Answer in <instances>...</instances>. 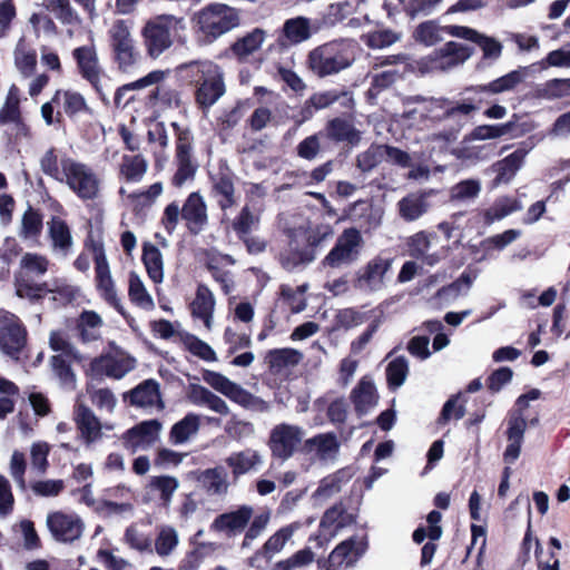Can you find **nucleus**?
<instances>
[{
  "mask_svg": "<svg viewBox=\"0 0 570 570\" xmlns=\"http://www.w3.org/2000/svg\"><path fill=\"white\" fill-rule=\"evenodd\" d=\"M40 167L45 175L66 185L79 198L94 199L99 194V179L94 169L71 157H58L51 148L40 159Z\"/></svg>",
  "mask_w": 570,
  "mask_h": 570,
  "instance_id": "1",
  "label": "nucleus"
},
{
  "mask_svg": "<svg viewBox=\"0 0 570 570\" xmlns=\"http://www.w3.org/2000/svg\"><path fill=\"white\" fill-rule=\"evenodd\" d=\"M355 60V43L335 40L314 48L307 57L308 69L324 78L348 68Z\"/></svg>",
  "mask_w": 570,
  "mask_h": 570,
  "instance_id": "2",
  "label": "nucleus"
},
{
  "mask_svg": "<svg viewBox=\"0 0 570 570\" xmlns=\"http://www.w3.org/2000/svg\"><path fill=\"white\" fill-rule=\"evenodd\" d=\"M194 21L204 39L213 42L240 24V12L225 3H212L199 10Z\"/></svg>",
  "mask_w": 570,
  "mask_h": 570,
  "instance_id": "3",
  "label": "nucleus"
},
{
  "mask_svg": "<svg viewBox=\"0 0 570 570\" xmlns=\"http://www.w3.org/2000/svg\"><path fill=\"white\" fill-rule=\"evenodd\" d=\"M179 218L185 220L186 227L191 234H199L208 224L207 204L199 193H191L186 198L183 207L171 203L164 210L163 223L168 230H174Z\"/></svg>",
  "mask_w": 570,
  "mask_h": 570,
  "instance_id": "4",
  "label": "nucleus"
},
{
  "mask_svg": "<svg viewBox=\"0 0 570 570\" xmlns=\"http://www.w3.org/2000/svg\"><path fill=\"white\" fill-rule=\"evenodd\" d=\"M478 107L473 104H458L452 106L449 100H435L431 102L430 112L432 119L439 122H446L448 129L433 134L430 140H443L445 144L454 141L460 130L468 124L469 115L475 111Z\"/></svg>",
  "mask_w": 570,
  "mask_h": 570,
  "instance_id": "5",
  "label": "nucleus"
},
{
  "mask_svg": "<svg viewBox=\"0 0 570 570\" xmlns=\"http://www.w3.org/2000/svg\"><path fill=\"white\" fill-rule=\"evenodd\" d=\"M203 381L208 384L214 391L220 393L232 402L240 405L242 407L254 411L257 413H265L271 410L268 402L252 394L238 383L229 380L227 376L219 372L204 370L202 373Z\"/></svg>",
  "mask_w": 570,
  "mask_h": 570,
  "instance_id": "6",
  "label": "nucleus"
},
{
  "mask_svg": "<svg viewBox=\"0 0 570 570\" xmlns=\"http://www.w3.org/2000/svg\"><path fill=\"white\" fill-rule=\"evenodd\" d=\"M16 294L31 302L39 301L46 294H52L53 301L67 304L76 297L77 288L63 279L37 283L21 275L16 283Z\"/></svg>",
  "mask_w": 570,
  "mask_h": 570,
  "instance_id": "7",
  "label": "nucleus"
},
{
  "mask_svg": "<svg viewBox=\"0 0 570 570\" xmlns=\"http://www.w3.org/2000/svg\"><path fill=\"white\" fill-rule=\"evenodd\" d=\"M364 247L361 232L355 227L344 229L337 237L335 245L324 257V267L340 268L355 263Z\"/></svg>",
  "mask_w": 570,
  "mask_h": 570,
  "instance_id": "8",
  "label": "nucleus"
},
{
  "mask_svg": "<svg viewBox=\"0 0 570 570\" xmlns=\"http://www.w3.org/2000/svg\"><path fill=\"white\" fill-rule=\"evenodd\" d=\"M305 430L297 424L282 422L273 426L267 445L273 458L287 461L304 443Z\"/></svg>",
  "mask_w": 570,
  "mask_h": 570,
  "instance_id": "9",
  "label": "nucleus"
},
{
  "mask_svg": "<svg viewBox=\"0 0 570 570\" xmlns=\"http://www.w3.org/2000/svg\"><path fill=\"white\" fill-rule=\"evenodd\" d=\"M140 88H142V78L137 79L134 82L124 85L121 88L117 90L115 96V102L117 107H121L124 110H126L127 115H129L131 119L130 127L121 126L120 135L128 149L132 151L139 149L140 146V138L138 135L135 134V129L138 128V121L140 118L139 110L136 109L135 105H139L140 100L136 101L135 96H128V94Z\"/></svg>",
  "mask_w": 570,
  "mask_h": 570,
  "instance_id": "10",
  "label": "nucleus"
},
{
  "mask_svg": "<svg viewBox=\"0 0 570 570\" xmlns=\"http://www.w3.org/2000/svg\"><path fill=\"white\" fill-rule=\"evenodd\" d=\"M472 56V49L465 45L449 41L421 61L424 71H448L464 63Z\"/></svg>",
  "mask_w": 570,
  "mask_h": 570,
  "instance_id": "11",
  "label": "nucleus"
},
{
  "mask_svg": "<svg viewBox=\"0 0 570 570\" xmlns=\"http://www.w3.org/2000/svg\"><path fill=\"white\" fill-rule=\"evenodd\" d=\"M46 525L56 541L71 543L85 531L83 520L75 512L53 511L48 513Z\"/></svg>",
  "mask_w": 570,
  "mask_h": 570,
  "instance_id": "12",
  "label": "nucleus"
},
{
  "mask_svg": "<svg viewBox=\"0 0 570 570\" xmlns=\"http://www.w3.org/2000/svg\"><path fill=\"white\" fill-rule=\"evenodd\" d=\"M136 366V360L125 351L110 344V351L91 362V371L95 374H105L112 379H122Z\"/></svg>",
  "mask_w": 570,
  "mask_h": 570,
  "instance_id": "13",
  "label": "nucleus"
},
{
  "mask_svg": "<svg viewBox=\"0 0 570 570\" xmlns=\"http://www.w3.org/2000/svg\"><path fill=\"white\" fill-rule=\"evenodd\" d=\"M72 57L82 79L88 81L99 95L104 96L102 80L106 75L100 66L96 47L94 45L78 47L73 49Z\"/></svg>",
  "mask_w": 570,
  "mask_h": 570,
  "instance_id": "14",
  "label": "nucleus"
},
{
  "mask_svg": "<svg viewBox=\"0 0 570 570\" xmlns=\"http://www.w3.org/2000/svg\"><path fill=\"white\" fill-rule=\"evenodd\" d=\"M341 443L333 432L320 433L304 441L302 453L313 462L333 463L340 453Z\"/></svg>",
  "mask_w": 570,
  "mask_h": 570,
  "instance_id": "15",
  "label": "nucleus"
},
{
  "mask_svg": "<svg viewBox=\"0 0 570 570\" xmlns=\"http://www.w3.org/2000/svg\"><path fill=\"white\" fill-rule=\"evenodd\" d=\"M108 33L119 67L124 70L128 69L135 63L138 56L134 48L130 24L125 20H116Z\"/></svg>",
  "mask_w": 570,
  "mask_h": 570,
  "instance_id": "16",
  "label": "nucleus"
},
{
  "mask_svg": "<svg viewBox=\"0 0 570 570\" xmlns=\"http://www.w3.org/2000/svg\"><path fill=\"white\" fill-rule=\"evenodd\" d=\"M391 268V261L381 256L374 257L358 269L354 287L362 293H375L385 286V276Z\"/></svg>",
  "mask_w": 570,
  "mask_h": 570,
  "instance_id": "17",
  "label": "nucleus"
},
{
  "mask_svg": "<svg viewBox=\"0 0 570 570\" xmlns=\"http://www.w3.org/2000/svg\"><path fill=\"white\" fill-rule=\"evenodd\" d=\"M366 543L362 539L350 538L341 542L326 560L318 559V568L340 570L343 566H353L365 552Z\"/></svg>",
  "mask_w": 570,
  "mask_h": 570,
  "instance_id": "18",
  "label": "nucleus"
},
{
  "mask_svg": "<svg viewBox=\"0 0 570 570\" xmlns=\"http://www.w3.org/2000/svg\"><path fill=\"white\" fill-rule=\"evenodd\" d=\"M199 68L204 79L197 91V101L204 107H209L225 92L223 72L217 65L210 61L202 62Z\"/></svg>",
  "mask_w": 570,
  "mask_h": 570,
  "instance_id": "19",
  "label": "nucleus"
},
{
  "mask_svg": "<svg viewBox=\"0 0 570 570\" xmlns=\"http://www.w3.org/2000/svg\"><path fill=\"white\" fill-rule=\"evenodd\" d=\"M26 331L19 322L18 317L10 313H3L0 316V347L8 354L13 356L24 345Z\"/></svg>",
  "mask_w": 570,
  "mask_h": 570,
  "instance_id": "20",
  "label": "nucleus"
},
{
  "mask_svg": "<svg viewBox=\"0 0 570 570\" xmlns=\"http://www.w3.org/2000/svg\"><path fill=\"white\" fill-rule=\"evenodd\" d=\"M95 263H96V284L100 296L110 305L116 307L120 313L121 311L115 283L110 273L109 264L101 247L95 248Z\"/></svg>",
  "mask_w": 570,
  "mask_h": 570,
  "instance_id": "21",
  "label": "nucleus"
},
{
  "mask_svg": "<svg viewBox=\"0 0 570 570\" xmlns=\"http://www.w3.org/2000/svg\"><path fill=\"white\" fill-rule=\"evenodd\" d=\"M20 90L16 85H11L6 100L0 108V125L12 126L16 137H28L29 128L23 122L20 112Z\"/></svg>",
  "mask_w": 570,
  "mask_h": 570,
  "instance_id": "22",
  "label": "nucleus"
},
{
  "mask_svg": "<svg viewBox=\"0 0 570 570\" xmlns=\"http://www.w3.org/2000/svg\"><path fill=\"white\" fill-rule=\"evenodd\" d=\"M177 171L173 177V184L181 187L187 180L194 178L197 165L191 159V142L188 132H181L178 137L177 150Z\"/></svg>",
  "mask_w": 570,
  "mask_h": 570,
  "instance_id": "23",
  "label": "nucleus"
},
{
  "mask_svg": "<svg viewBox=\"0 0 570 570\" xmlns=\"http://www.w3.org/2000/svg\"><path fill=\"white\" fill-rule=\"evenodd\" d=\"M253 513L252 507L242 505L235 511L219 514L210 528L217 532H225L229 537L239 534L247 527Z\"/></svg>",
  "mask_w": 570,
  "mask_h": 570,
  "instance_id": "24",
  "label": "nucleus"
},
{
  "mask_svg": "<svg viewBox=\"0 0 570 570\" xmlns=\"http://www.w3.org/2000/svg\"><path fill=\"white\" fill-rule=\"evenodd\" d=\"M187 397L194 405L206 407L220 416H228L230 414V407L227 402L200 384H189Z\"/></svg>",
  "mask_w": 570,
  "mask_h": 570,
  "instance_id": "25",
  "label": "nucleus"
},
{
  "mask_svg": "<svg viewBox=\"0 0 570 570\" xmlns=\"http://www.w3.org/2000/svg\"><path fill=\"white\" fill-rule=\"evenodd\" d=\"M75 421L86 444H91L102 436V424L96 414L83 403L77 401Z\"/></svg>",
  "mask_w": 570,
  "mask_h": 570,
  "instance_id": "26",
  "label": "nucleus"
},
{
  "mask_svg": "<svg viewBox=\"0 0 570 570\" xmlns=\"http://www.w3.org/2000/svg\"><path fill=\"white\" fill-rule=\"evenodd\" d=\"M311 36V20L299 16L284 22L278 42L282 46H295L308 40Z\"/></svg>",
  "mask_w": 570,
  "mask_h": 570,
  "instance_id": "27",
  "label": "nucleus"
},
{
  "mask_svg": "<svg viewBox=\"0 0 570 570\" xmlns=\"http://www.w3.org/2000/svg\"><path fill=\"white\" fill-rule=\"evenodd\" d=\"M48 235L53 253L66 257L71 253L73 239L67 223L60 217H52L47 223Z\"/></svg>",
  "mask_w": 570,
  "mask_h": 570,
  "instance_id": "28",
  "label": "nucleus"
},
{
  "mask_svg": "<svg viewBox=\"0 0 570 570\" xmlns=\"http://www.w3.org/2000/svg\"><path fill=\"white\" fill-rule=\"evenodd\" d=\"M227 465L232 469L235 478L257 470L263 464V455L259 451L247 448L243 451L234 452L226 459Z\"/></svg>",
  "mask_w": 570,
  "mask_h": 570,
  "instance_id": "29",
  "label": "nucleus"
},
{
  "mask_svg": "<svg viewBox=\"0 0 570 570\" xmlns=\"http://www.w3.org/2000/svg\"><path fill=\"white\" fill-rule=\"evenodd\" d=\"M397 212L405 222L420 219L430 208L426 193H411L397 202Z\"/></svg>",
  "mask_w": 570,
  "mask_h": 570,
  "instance_id": "30",
  "label": "nucleus"
},
{
  "mask_svg": "<svg viewBox=\"0 0 570 570\" xmlns=\"http://www.w3.org/2000/svg\"><path fill=\"white\" fill-rule=\"evenodd\" d=\"M215 308V298L209 288L205 285L197 287L196 296L190 303L191 315L202 320L207 330L213 326V313Z\"/></svg>",
  "mask_w": 570,
  "mask_h": 570,
  "instance_id": "31",
  "label": "nucleus"
},
{
  "mask_svg": "<svg viewBox=\"0 0 570 570\" xmlns=\"http://www.w3.org/2000/svg\"><path fill=\"white\" fill-rule=\"evenodd\" d=\"M438 238L435 234L419 232L410 237L407 245L410 255L422 259L425 264L433 266L441 261V255L430 253L433 239Z\"/></svg>",
  "mask_w": 570,
  "mask_h": 570,
  "instance_id": "32",
  "label": "nucleus"
},
{
  "mask_svg": "<svg viewBox=\"0 0 570 570\" xmlns=\"http://www.w3.org/2000/svg\"><path fill=\"white\" fill-rule=\"evenodd\" d=\"M299 528L301 524L298 522L281 528L265 541L257 553H259L265 560L271 561L276 554L284 550L287 542Z\"/></svg>",
  "mask_w": 570,
  "mask_h": 570,
  "instance_id": "33",
  "label": "nucleus"
},
{
  "mask_svg": "<svg viewBox=\"0 0 570 570\" xmlns=\"http://www.w3.org/2000/svg\"><path fill=\"white\" fill-rule=\"evenodd\" d=\"M525 68H520L489 82L488 85L471 87L468 88L466 90L473 92H489L492 95H498L513 90L519 83H521L525 79Z\"/></svg>",
  "mask_w": 570,
  "mask_h": 570,
  "instance_id": "34",
  "label": "nucleus"
},
{
  "mask_svg": "<svg viewBox=\"0 0 570 570\" xmlns=\"http://www.w3.org/2000/svg\"><path fill=\"white\" fill-rule=\"evenodd\" d=\"M110 497L125 499L121 502L111 500H101L96 507V511L105 517L110 515H125L132 512V504L130 503L131 493L128 489L116 488L108 491Z\"/></svg>",
  "mask_w": 570,
  "mask_h": 570,
  "instance_id": "35",
  "label": "nucleus"
},
{
  "mask_svg": "<svg viewBox=\"0 0 570 570\" xmlns=\"http://www.w3.org/2000/svg\"><path fill=\"white\" fill-rule=\"evenodd\" d=\"M52 101L69 117H76L89 110L83 96L71 89H58L52 97Z\"/></svg>",
  "mask_w": 570,
  "mask_h": 570,
  "instance_id": "36",
  "label": "nucleus"
},
{
  "mask_svg": "<svg viewBox=\"0 0 570 570\" xmlns=\"http://www.w3.org/2000/svg\"><path fill=\"white\" fill-rule=\"evenodd\" d=\"M351 400L358 414H365L377 403V395L374 384L363 377L351 392Z\"/></svg>",
  "mask_w": 570,
  "mask_h": 570,
  "instance_id": "37",
  "label": "nucleus"
},
{
  "mask_svg": "<svg viewBox=\"0 0 570 570\" xmlns=\"http://www.w3.org/2000/svg\"><path fill=\"white\" fill-rule=\"evenodd\" d=\"M145 40L148 46V53L153 58H157L171 45L169 30L164 23L149 22L145 27Z\"/></svg>",
  "mask_w": 570,
  "mask_h": 570,
  "instance_id": "38",
  "label": "nucleus"
},
{
  "mask_svg": "<svg viewBox=\"0 0 570 570\" xmlns=\"http://www.w3.org/2000/svg\"><path fill=\"white\" fill-rule=\"evenodd\" d=\"M200 429V415L188 413L180 421L176 422L169 432L170 442L175 445L187 443L197 435Z\"/></svg>",
  "mask_w": 570,
  "mask_h": 570,
  "instance_id": "39",
  "label": "nucleus"
},
{
  "mask_svg": "<svg viewBox=\"0 0 570 570\" xmlns=\"http://www.w3.org/2000/svg\"><path fill=\"white\" fill-rule=\"evenodd\" d=\"M266 38V32L261 28H255L246 36L236 40L230 50L239 60H246L249 56L261 49Z\"/></svg>",
  "mask_w": 570,
  "mask_h": 570,
  "instance_id": "40",
  "label": "nucleus"
},
{
  "mask_svg": "<svg viewBox=\"0 0 570 570\" xmlns=\"http://www.w3.org/2000/svg\"><path fill=\"white\" fill-rule=\"evenodd\" d=\"M198 480L206 492L212 495H224L229 488L228 474L222 466L203 471Z\"/></svg>",
  "mask_w": 570,
  "mask_h": 570,
  "instance_id": "41",
  "label": "nucleus"
},
{
  "mask_svg": "<svg viewBox=\"0 0 570 570\" xmlns=\"http://www.w3.org/2000/svg\"><path fill=\"white\" fill-rule=\"evenodd\" d=\"M325 136L334 141H346L351 145H357L361 140L360 131L342 118H334L327 122Z\"/></svg>",
  "mask_w": 570,
  "mask_h": 570,
  "instance_id": "42",
  "label": "nucleus"
},
{
  "mask_svg": "<svg viewBox=\"0 0 570 570\" xmlns=\"http://www.w3.org/2000/svg\"><path fill=\"white\" fill-rule=\"evenodd\" d=\"M303 358V354L294 348H276L266 355V363L274 372L296 366Z\"/></svg>",
  "mask_w": 570,
  "mask_h": 570,
  "instance_id": "43",
  "label": "nucleus"
},
{
  "mask_svg": "<svg viewBox=\"0 0 570 570\" xmlns=\"http://www.w3.org/2000/svg\"><path fill=\"white\" fill-rule=\"evenodd\" d=\"M525 157V151L522 149H518L504 159L498 161L494 165L497 177V184H508L512 180L517 171L522 166V163Z\"/></svg>",
  "mask_w": 570,
  "mask_h": 570,
  "instance_id": "44",
  "label": "nucleus"
},
{
  "mask_svg": "<svg viewBox=\"0 0 570 570\" xmlns=\"http://www.w3.org/2000/svg\"><path fill=\"white\" fill-rule=\"evenodd\" d=\"M14 66L23 77L33 75L37 67V53L23 39H20L13 51Z\"/></svg>",
  "mask_w": 570,
  "mask_h": 570,
  "instance_id": "45",
  "label": "nucleus"
},
{
  "mask_svg": "<svg viewBox=\"0 0 570 570\" xmlns=\"http://www.w3.org/2000/svg\"><path fill=\"white\" fill-rule=\"evenodd\" d=\"M522 207V203L517 198L508 196L500 197L484 212V222L490 225L495 220L503 219L514 212L521 210Z\"/></svg>",
  "mask_w": 570,
  "mask_h": 570,
  "instance_id": "46",
  "label": "nucleus"
},
{
  "mask_svg": "<svg viewBox=\"0 0 570 570\" xmlns=\"http://www.w3.org/2000/svg\"><path fill=\"white\" fill-rule=\"evenodd\" d=\"M353 522V515L347 513L342 504H335L324 513L321 520V527L324 529H331L330 534L334 537L338 530L352 524Z\"/></svg>",
  "mask_w": 570,
  "mask_h": 570,
  "instance_id": "47",
  "label": "nucleus"
},
{
  "mask_svg": "<svg viewBox=\"0 0 570 570\" xmlns=\"http://www.w3.org/2000/svg\"><path fill=\"white\" fill-rule=\"evenodd\" d=\"M148 141L149 145L155 146L153 151L156 157V166L163 168L164 163L167 160L165 148L168 142V137L163 124L150 122L148 125Z\"/></svg>",
  "mask_w": 570,
  "mask_h": 570,
  "instance_id": "48",
  "label": "nucleus"
},
{
  "mask_svg": "<svg viewBox=\"0 0 570 570\" xmlns=\"http://www.w3.org/2000/svg\"><path fill=\"white\" fill-rule=\"evenodd\" d=\"M104 322L100 315L94 311H83L78 320V331L83 342L96 341L100 336Z\"/></svg>",
  "mask_w": 570,
  "mask_h": 570,
  "instance_id": "49",
  "label": "nucleus"
},
{
  "mask_svg": "<svg viewBox=\"0 0 570 570\" xmlns=\"http://www.w3.org/2000/svg\"><path fill=\"white\" fill-rule=\"evenodd\" d=\"M49 261L46 256L36 253H26L20 261L21 271L16 275L14 284L18 277L24 275L29 279L31 275L42 276L48 272Z\"/></svg>",
  "mask_w": 570,
  "mask_h": 570,
  "instance_id": "50",
  "label": "nucleus"
},
{
  "mask_svg": "<svg viewBox=\"0 0 570 570\" xmlns=\"http://www.w3.org/2000/svg\"><path fill=\"white\" fill-rule=\"evenodd\" d=\"M315 259L313 249L305 248L299 249L293 243L289 244V248L282 254L281 264L287 271H294L298 267H304Z\"/></svg>",
  "mask_w": 570,
  "mask_h": 570,
  "instance_id": "51",
  "label": "nucleus"
},
{
  "mask_svg": "<svg viewBox=\"0 0 570 570\" xmlns=\"http://www.w3.org/2000/svg\"><path fill=\"white\" fill-rule=\"evenodd\" d=\"M537 98L556 100L570 96V78L551 79L535 88Z\"/></svg>",
  "mask_w": 570,
  "mask_h": 570,
  "instance_id": "52",
  "label": "nucleus"
},
{
  "mask_svg": "<svg viewBox=\"0 0 570 570\" xmlns=\"http://www.w3.org/2000/svg\"><path fill=\"white\" fill-rule=\"evenodd\" d=\"M179 535L175 528L163 525L159 528L155 539L154 549L159 557H168L177 548Z\"/></svg>",
  "mask_w": 570,
  "mask_h": 570,
  "instance_id": "53",
  "label": "nucleus"
},
{
  "mask_svg": "<svg viewBox=\"0 0 570 570\" xmlns=\"http://www.w3.org/2000/svg\"><path fill=\"white\" fill-rule=\"evenodd\" d=\"M473 281L474 277L464 272L455 282L440 288L436 293V297L446 303L454 301L459 296L468 294L473 284Z\"/></svg>",
  "mask_w": 570,
  "mask_h": 570,
  "instance_id": "54",
  "label": "nucleus"
},
{
  "mask_svg": "<svg viewBox=\"0 0 570 570\" xmlns=\"http://www.w3.org/2000/svg\"><path fill=\"white\" fill-rule=\"evenodd\" d=\"M52 372L59 380L62 389L72 391L77 386L76 374L70 367V364L63 358L62 355H55L50 361Z\"/></svg>",
  "mask_w": 570,
  "mask_h": 570,
  "instance_id": "55",
  "label": "nucleus"
},
{
  "mask_svg": "<svg viewBox=\"0 0 570 570\" xmlns=\"http://www.w3.org/2000/svg\"><path fill=\"white\" fill-rule=\"evenodd\" d=\"M315 560V553L311 548L297 550L286 559L274 563L273 570H297L312 564Z\"/></svg>",
  "mask_w": 570,
  "mask_h": 570,
  "instance_id": "56",
  "label": "nucleus"
},
{
  "mask_svg": "<svg viewBox=\"0 0 570 570\" xmlns=\"http://www.w3.org/2000/svg\"><path fill=\"white\" fill-rule=\"evenodd\" d=\"M179 482L174 476H154L149 482V490L159 494L163 505L168 507L171 497L178 489Z\"/></svg>",
  "mask_w": 570,
  "mask_h": 570,
  "instance_id": "57",
  "label": "nucleus"
},
{
  "mask_svg": "<svg viewBox=\"0 0 570 570\" xmlns=\"http://www.w3.org/2000/svg\"><path fill=\"white\" fill-rule=\"evenodd\" d=\"M415 39L426 46H433L443 40L445 26H440L435 21H425L417 26Z\"/></svg>",
  "mask_w": 570,
  "mask_h": 570,
  "instance_id": "58",
  "label": "nucleus"
},
{
  "mask_svg": "<svg viewBox=\"0 0 570 570\" xmlns=\"http://www.w3.org/2000/svg\"><path fill=\"white\" fill-rule=\"evenodd\" d=\"M481 191V184L476 179H466L454 185L450 190V199L456 203H466L475 199Z\"/></svg>",
  "mask_w": 570,
  "mask_h": 570,
  "instance_id": "59",
  "label": "nucleus"
},
{
  "mask_svg": "<svg viewBox=\"0 0 570 570\" xmlns=\"http://www.w3.org/2000/svg\"><path fill=\"white\" fill-rule=\"evenodd\" d=\"M46 8L65 24H77L80 22V18L69 0H46Z\"/></svg>",
  "mask_w": 570,
  "mask_h": 570,
  "instance_id": "60",
  "label": "nucleus"
},
{
  "mask_svg": "<svg viewBox=\"0 0 570 570\" xmlns=\"http://www.w3.org/2000/svg\"><path fill=\"white\" fill-rule=\"evenodd\" d=\"M145 267L149 277L159 284L164 278V263L160 252L154 247L145 244Z\"/></svg>",
  "mask_w": 570,
  "mask_h": 570,
  "instance_id": "61",
  "label": "nucleus"
},
{
  "mask_svg": "<svg viewBox=\"0 0 570 570\" xmlns=\"http://www.w3.org/2000/svg\"><path fill=\"white\" fill-rule=\"evenodd\" d=\"M409 373V363L404 356H399L391 361L386 367V379L389 385L393 389L400 387Z\"/></svg>",
  "mask_w": 570,
  "mask_h": 570,
  "instance_id": "62",
  "label": "nucleus"
},
{
  "mask_svg": "<svg viewBox=\"0 0 570 570\" xmlns=\"http://www.w3.org/2000/svg\"><path fill=\"white\" fill-rule=\"evenodd\" d=\"M383 159L384 146L372 145L356 157V166L361 171L367 173L374 169Z\"/></svg>",
  "mask_w": 570,
  "mask_h": 570,
  "instance_id": "63",
  "label": "nucleus"
},
{
  "mask_svg": "<svg viewBox=\"0 0 570 570\" xmlns=\"http://www.w3.org/2000/svg\"><path fill=\"white\" fill-rule=\"evenodd\" d=\"M41 229V215L29 208L22 216L20 236L24 239H37Z\"/></svg>",
  "mask_w": 570,
  "mask_h": 570,
  "instance_id": "64",
  "label": "nucleus"
}]
</instances>
